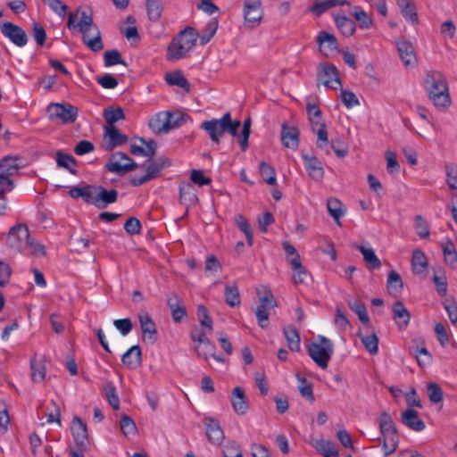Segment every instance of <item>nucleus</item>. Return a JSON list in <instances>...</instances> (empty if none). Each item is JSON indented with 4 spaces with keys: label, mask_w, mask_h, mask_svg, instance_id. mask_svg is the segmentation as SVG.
Here are the masks:
<instances>
[{
    "label": "nucleus",
    "mask_w": 457,
    "mask_h": 457,
    "mask_svg": "<svg viewBox=\"0 0 457 457\" xmlns=\"http://www.w3.org/2000/svg\"><path fill=\"white\" fill-rule=\"evenodd\" d=\"M51 10L61 18L68 15L67 28L78 30L82 35L84 44L93 52H99L104 48L101 33L93 20V11L89 7H79L69 13L68 6L61 0H43Z\"/></svg>",
    "instance_id": "obj_1"
},
{
    "label": "nucleus",
    "mask_w": 457,
    "mask_h": 457,
    "mask_svg": "<svg viewBox=\"0 0 457 457\" xmlns=\"http://www.w3.org/2000/svg\"><path fill=\"white\" fill-rule=\"evenodd\" d=\"M200 128L210 137L212 142L219 140L225 135H229L238 143H248L251 133V119L247 118L241 124L238 120H232L230 112H226L220 119H212L201 123Z\"/></svg>",
    "instance_id": "obj_2"
},
{
    "label": "nucleus",
    "mask_w": 457,
    "mask_h": 457,
    "mask_svg": "<svg viewBox=\"0 0 457 457\" xmlns=\"http://www.w3.org/2000/svg\"><path fill=\"white\" fill-rule=\"evenodd\" d=\"M425 90L428 99L439 110L445 111L451 105L449 87L445 76L438 71H430L424 78Z\"/></svg>",
    "instance_id": "obj_3"
},
{
    "label": "nucleus",
    "mask_w": 457,
    "mask_h": 457,
    "mask_svg": "<svg viewBox=\"0 0 457 457\" xmlns=\"http://www.w3.org/2000/svg\"><path fill=\"white\" fill-rule=\"evenodd\" d=\"M197 37L198 34L195 29L186 28L168 46L167 59L169 61H178L185 58L187 53L195 46Z\"/></svg>",
    "instance_id": "obj_4"
},
{
    "label": "nucleus",
    "mask_w": 457,
    "mask_h": 457,
    "mask_svg": "<svg viewBox=\"0 0 457 457\" xmlns=\"http://www.w3.org/2000/svg\"><path fill=\"white\" fill-rule=\"evenodd\" d=\"M307 352L317 366L327 370L334 354V344L329 338L319 335L316 340L308 345Z\"/></svg>",
    "instance_id": "obj_5"
},
{
    "label": "nucleus",
    "mask_w": 457,
    "mask_h": 457,
    "mask_svg": "<svg viewBox=\"0 0 457 457\" xmlns=\"http://www.w3.org/2000/svg\"><path fill=\"white\" fill-rule=\"evenodd\" d=\"M382 449L385 456L394 453L398 446L399 436L391 416L384 411L379 417Z\"/></svg>",
    "instance_id": "obj_6"
},
{
    "label": "nucleus",
    "mask_w": 457,
    "mask_h": 457,
    "mask_svg": "<svg viewBox=\"0 0 457 457\" xmlns=\"http://www.w3.org/2000/svg\"><path fill=\"white\" fill-rule=\"evenodd\" d=\"M257 294L260 304L255 311V315L259 326L266 328L269 326L270 312L277 306V303L270 290L266 287H263V295H261L262 292L260 289H258Z\"/></svg>",
    "instance_id": "obj_7"
},
{
    "label": "nucleus",
    "mask_w": 457,
    "mask_h": 457,
    "mask_svg": "<svg viewBox=\"0 0 457 457\" xmlns=\"http://www.w3.org/2000/svg\"><path fill=\"white\" fill-rule=\"evenodd\" d=\"M317 80L325 87L337 89L341 87V79L337 68L328 62L320 63L317 69Z\"/></svg>",
    "instance_id": "obj_8"
},
{
    "label": "nucleus",
    "mask_w": 457,
    "mask_h": 457,
    "mask_svg": "<svg viewBox=\"0 0 457 457\" xmlns=\"http://www.w3.org/2000/svg\"><path fill=\"white\" fill-rule=\"evenodd\" d=\"M30 238L29 228L25 224H17L9 230L8 243L18 252L27 251Z\"/></svg>",
    "instance_id": "obj_9"
},
{
    "label": "nucleus",
    "mask_w": 457,
    "mask_h": 457,
    "mask_svg": "<svg viewBox=\"0 0 457 457\" xmlns=\"http://www.w3.org/2000/svg\"><path fill=\"white\" fill-rule=\"evenodd\" d=\"M47 110L51 120L63 124L73 122L78 116V109L69 104H51Z\"/></svg>",
    "instance_id": "obj_10"
},
{
    "label": "nucleus",
    "mask_w": 457,
    "mask_h": 457,
    "mask_svg": "<svg viewBox=\"0 0 457 457\" xmlns=\"http://www.w3.org/2000/svg\"><path fill=\"white\" fill-rule=\"evenodd\" d=\"M137 164L128 155L123 153L117 152L113 154L108 162L105 164V168L113 173L120 175L125 174L129 170H132Z\"/></svg>",
    "instance_id": "obj_11"
},
{
    "label": "nucleus",
    "mask_w": 457,
    "mask_h": 457,
    "mask_svg": "<svg viewBox=\"0 0 457 457\" xmlns=\"http://www.w3.org/2000/svg\"><path fill=\"white\" fill-rule=\"evenodd\" d=\"M206 329L199 327H195L191 330V338L195 343V351L199 356L204 357L205 360L208 358V353H212L214 350V345L211 344L207 337Z\"/></svg>",
    "instance_id": "obj_12"
},
{
    "label": "nucleus",
    "mask_w": 457,
    "mask_h": 457,
    "mask_svg": "<svg viewBox=\"0 0 457 457\" xmlns=\"http://www.w3.org/2000/svg\"><path fill=\"white\" fill-rule=\"evenodd\" d=\"M170 165V162L164 159H159L152 162L146 168V172L143 176H134L130 179V184L134 187H139L155 178L160 174V171Z\"/></svg>",
    "instance_id": "obj_13"
},
{
    "label": "nucleus",
    "mask_w": 457,
    "mask_h": 457,
    "mask_svg": "<svg viewBox=\"0 0 457 457\" xmlns=\"http://www.w3.org/2000/svg\"><path fill=\"white\" fill-rule=\"evenodd\" d=\"M244 18L245 25L253 29L260 24L262 18L261 0H245L244 6Z\"/></svg>",
    "instance_id": "obj_14"
},
{
    "label": "nucleus",
    "mask_w": 457,
    "mask_h": 457,
    "mask_svg": "<svg viewBox=\"0 0 457 457\" xmlns=\"http://www.w3.org/2000/svg\"><path fill=\"white\" fill-rule=\"evenodd\" d=\"M2 34L19 47L24 46L28 42L25 30L18 25L6 21L0 27Z\"/></svg>",
    "instance_id": "obj_15"
},
{
    "label": "nucleus",
    "mask_w": 457,
    "mask_h": 457,
    "mask_svg": "<svg viewBox=\"0 0 457 457\" xmlns=\"http://www.w3.org/2000/svg\"><path fill=\"white\" fill-rule=\"evenodd\" d=\"M316 43L319 46L320 51L325 56H329L332 53L338 50L337 37L325 30H321L318 33Z\"/></svg>",
    "instance_id": "obj_16"
},
{
    "label": "nucleus",
    "mask_w": 457,
    "mask_h": 457,
    "mask_svg": "<svg viewBox=\"0 0 457 457\" xmlns=\"http://www.w3.org/2000/svg\"><path fill=\"white\" fill-rule=\"evenodd\" d=\"M231 404L234 411L238 415H245L249 409V402L245 390L236 386L232 391Z\"/></svg>",
    "instance_id": "obj_17"
},
{
    "label": "nucleus",
    "mask_w": 457,
    "mask_h": 457,
    "mask_svg": "<svg viewBox=\"0 0 457 457\" xmlns=\"http://www.w3.org/2000/svg\"><path fill=\"white\" fill-rule=\"evenodd\" d=\"M399 56L405 67L412 66L416 63V55L413 46L411 41L400 39L396 43Z\"/></svg>",
    "instance_id": "obj_18"
},
{
    "label": "nucleus",
    "mask_w": 457,
    "mask_h": 457,
    "mask_svg": "<svg viewBox=\"0 0 457 457\" xmlns=\"http://www.w3.org/2000/svg\"><path fill=\"white\" fill-rule=\"evenodd\" d=\"M393 319L399 329H405L411 320V313L401 301H395L392 308Z\"/></svg>",
    "instance_id": "obj_19"
},
{
    "label": "nucleus",
    "mask_w": 457,
    "mask_h": 457,
    "mask_svg": "<svg viewBox=\"0 0 457 457\" xmlns=\"http://www.w3.org/2000/svg\"><path fill=\"white\" fill-rule=\"evenodd\" d=\"M303 159L309 176L316 181L321 180L324 177V170L320 162L316 157L308 154H303Z\"/></svg>",
    "instance_id": "obj_20"
},
{
    "label": "nucleus",
    "mask_w": 457,
    "mask_h": 457,
    "mask_svg": "<svg viewBox=\"0 0 457 457\" xmlns=\"http://www.w3.org/2000/svg\"><path fill=\"white\" fill-rule=\"evenodd\" d=\"M138 320L143 337L145 338L147 337L149 340L155 341L157 330L155 323L154 322L150 314L146 312H143L138 314Z\"/></svg>",
    "instance_id": "obj_21"
},
{
    "label": "nucleus",
    "mask_w": 457,
    "mask_h": 457,
    "mask_svg": "<svg viewBox=\"0 0 457 457\" xmlns=\"http://www.w3.org/2000/svg\"><path fill=\"white\" fill-rule=\"evenodd\" d=\"M71 434L77 445L84 446L87 441V430L86 424L79 417H74L71 421Z\"/></svg>",
    "instance_id": "obj_22"
},
{
    "label": "nucleus",
    "mask_w": 457,
    "mask_h": 457,
    "mask_svg": "<svg viewBox=\"0 0 457 457\" xmlns=\"http://www.w3.org/2000/svg\"><path fill=\"white\" fill-rule=\"evenodd\" d=\"M180 202L184 204H195L198 201L197 190L190 182H181L179 186Z\"/></svg>",
    "instance_id": "obj_23"
},
{
    "label": "nucleus",
    "mask_w": 457,
    "mask_h": 457,
    "mask_svg": "<svg viewBox=\"0 0 457 457\" xmlns=\"http://www.w3.org/2000/svg\"><path fill=\"white\" fill-rule=\"evenodd\" d=\"M206 436L212 445H220L224 441L225 436L220 423L212 419L206 421Z\"/></svg>",
    "instance_id": "obj_24"
},
{
    "label": "nucleus",
    "mask_w": 457,
    "mask_h": 457,
    "mask_svg": "<svg viewBox=\"0 0 457 457\" xmlns=\"http://www.w3.org/2000/svg\"><path fill=\"white\" fill-rule=\"evenodd\" d=\"M350 2L347 0H323L314 3L309 9V12H312L315 16L320 17L328 10L339 6V5H350Z\"/></svg>",
    "instance_id": "obj_25"
},
{
    "label": "nucleus",
    "mask_w": 457,
    "mask_h": 457,
    "mask_svg": "<svg viewBox=\"0 0 457 457\" xmlns=\"http://www.w3.org/2000/svg\"><path fill=\"white\" fill-rule=\"evenodd\" d=\"M333 18L337 29L343 36L350 37L355 32V22L346 15L334 14Z\"/></svg>",
    "instance_id": "obj_26"
},
{
    "label": "nucleus",
    "mask_w": 457,
    "mask_h": 457,
    "mask_svg": "<svg viewBox=\"0 0 457 457\" xmlns=\"http://www.w3.org/2000/svg\"><path fill=\"white\" fill-rule=\"evenodd\" d=\"M402 422L414 431L420 432L425 428V423L419 418L418 412L411 408L402 414Z\"/></svg>",
    "instance_id": "obj_27"
},
{
    "label": "nucleus",
    "mask_w": 457,
    "mask_h": 457,
    "mask_svg": "<svg viewBox=\"0 0 457 457\" xmlns=\"http://www.w3.org/2000/svg\"><path fill=\"white\" fill-rule=\"evenodd\" d=\"M122 363L129 369H137L142 361V353L138 345L131 346L121 357Z\"/></svg>",
    "instance_id": "obj_28"
},
{
    "label": "nucleus",
    "mask_w": 457,
    "mask_h": 457,
    "mask_svg": "<svg viewBox=\"0 0 457 457\" xmlns=\"http://www.w3.org/2000/svg\"><path fill=\"white\" fill-rule=\"evenodd\" d=\"M398 6L403 18L412 24H418V13L416 5L411 0H398Z\"/></svg>",
    "instance_id": "obj_29"
},
{
    "label": "nucleus",
    "mask_w": 457,
    "mask_h": 457,
    "mask_svg": "<svg viewBox=\"0 0 457 457\" xmlns=\"http://www.w3.org/2000/svg\"><path fill=\"white\" fill-rule=\"evenodd\" d=\"M165 81L170 86H177L184 89L187 93L190 91V83L180 71L167 72Z\"/></svg>",
    "instance_id": "obj_30"
},
{
    "label": "nucleus",
    "mask_w": 457,
    "mask_h": 457,
    "mask_svg": "<svg viewBox=\"0 0 457 457\" xmlns=\"http://www.w3.org/2000/svg\"><path fill=\"white\" fill-rule=\"evenodd\" d=\"M165 120L168 121V133L181 127L188 119V115L180 111H165Z\"/></svg>",
    "instance_id": "obj_31"
},
{
    "label": "nucleus",
    "mask_w": 457,
    "mask_h": 457,
    "mask_svg": "<svg viewBox=\"0 0 457 457\" xmlns=\"http://www.w3.org/2000/svg\"><path fill=\"white\" fill-rule=\"evenodd\" d=\"M445 263L453 269L457 267V251L454 244L447 239L441 243Z\"/></svg>",
    "instance_id": "obj_32"
},
{
    "label": "nucleus",
    "mask_w": 457,
    "mask_h": 457,
    "mask_svg": "<svg viewBox=\"0 0 457 457\" xmlns=\"http://www.w3.org/2000/svg\"><path fill=\"white\" fill-rule=\"evenodd\" d=\"M288 348L293 352L301 350L300 336L297 329L294 326H287L283 329Z\"/></svg>",
    "instance_id": "obj_33"
},
{
    "label": "nucleus",
    "mask_w": 457,
    "mask_h": 457,
    "mask_svg": "<svg viewBox=\"0 0 457 457\" xmlns=\"http://www.w3.org/2000/svg\"><path fill=\"white\" fill-rule=\"evenodd\" d=\"M165 111L160 112L154 115L149 120V128L155 134H166L168 133V121L165 120Z\"/></svg>",
    "instance_id": "obj_34"
},
{
    "label": "nucleus",
    "mask_w": 457,
    "mask_h": 457,
    "mask_svg": "<svg viewBox=\"0 0 457 457\" xmlns=\"http://www.w3.org/2000/svg\"><path fill=\"white\" fill-rule=\"evenodd\" d=\"M312 446L324 457L338 456V451L336 449L335 445L330 441L318 439L312 443Z\"/></svg>",
    "instance_id": "obj_35"
},
{
    "label": "nucleus",
    "mask_w": 457,
    "mask_h": 457,
    "mask_svg": "<svg viewBox=\"0 0 457 457\" xmlns=\"http://www.w3.org/2000/svg\"><path fill=\"white\" fill-rule=\"evenodd\" d=\"M309 121L313 133L317 135L318 140L322 142L328 141V132L326 125L321 116L309 117Z\"/></svg>",
    "instance_id": "obj_36"
},
{
    "label": "nucleus",
    "mask_w": 457,
    "mask_h": 457,
    "mask_svg": "<svg viewBox=\"0 0 457 457\" xmlns=\"http://www.w3.org/2000/svg\"><path fill=\"white\" fill-rule=\"evenodd\" d=\"M411 267L412 271L415 274H421L428 269V261L425 253L416 249L412 253V259H411Z\"/></svg>",
    "instance_id": "obj_37"
},
{
    "label": "nucleus",
    "mask_w": 457,
    "mask_h": 457,
    "mask_svg": "<svg viewBox=\"0 0 457 457\" xmlns=\"http://www.w3.org/2000/svg\"><path fill=\"white\" fill-rule=\"evenodd\" d=\"M358 337L361 338L365 349L370 354H376L378 352V338L375 332H370L363 335L362 332H358Z\"/></svg>",
    "instance_id": "obj_38"
},
{
    "label": "nucleus",
    "mask_w": 457,
    "mask_h": 457,
    "mask_svg": "<svg viewBox=\"0 0 457 457\" xmlns=\"http://www.w3.org/2000/svg\"><path fill=\"white\" fill-rule=\"evenodd\" d=\"M1 174L7 177L14 175L19 170L17 156H5L0 161Z\"/></svg>",
    "instance_id": "obj_39"
},
{
    "label": "nucleus",
    "mask_w": 457,
    "mask_h": 457,
    "mask_svg": "<svg viewBox=\"0 0 457 457\" xmlns=\"http://www.w3.org/2000/svg\"><path fill=\"white\" fill-rule=\"evenodd\" d=\"M342 203L335 197H330L327 201V208L328 213L334 219L337 225H340V219L345 214V210L342 208Z\"/></svg>",
    "instance_id": "obj_40"
},
{
    "label": "nucleus",
    "mask_w": 457,
    "mask_h": 457,
    "mask_svg": "<svg viewBox=\"0 0 457 457\" xmlns=\"http://www.w3.org/2000/svg\"><path fill=\"white\" fill-rule=\"evenodd\" d=\"M386 286L387 290L391 295L397 296L399 294H401L403 287V283L400 275L396 271L391 270L388 273Z\"/></svg>",
    "instance_id": "obj_41"
},
{
    "label": "nucleus",
    "mask_w": 457,
    "mask_h": 457,
    "mask_svg": "<svg viewBox=\"0 0 457 457\" xmlns=\"http://www.w3.org/2000/svg\"><path fill=\"white\" fill-rule=\"evenodd\" d=\"M145 7L149 20L152 21H159L163 11L162 0H146Z\"/></svg>",
    "instance_id": "obj_42"
},
{
    "label": "nucleus",
    "mask_w": 457,
    "mask_h": 457,
    "mask_svg": "<svg viewBox=\"0 0 457 457\" xmlns=\"http://www.w3.org/2000/svg\"><path fill=\"white\" fill-rule=\"evenodd\" d=\"M291 264V268L293 270V280L295 284H301L304 282V279L307 276L306 269L302 265L301 259L297 260L296 258H291L289 260Z\"/></svg>",
    "instance_id": "obj_43"
},
{
    "label": "nucleus",
    "mask_w": 457,
    "mask_h": 457,
    "mask_svg": "<svg viewBox=\"0 0 457 457\" xmlns=\"http://www.w3.org/2000/svg\"><path fill=\"white\" fill-rule=\"evenodd\" d=\"M300 131L299 129L295 126H289L284 123L281 127V141L282 143H289V142H299Z\"/></svg>",
    "instance_id": "obj_44"
},
{
    "label": "nucleus",
    "mask_w": 457,
    "mask_h": 457,
    "mask_svg": "<svg viewBox=\"0 0 457 457\" xmlns=\"http://www.w3.org/2000/svg\"><path fill=\"white\" fill-rule=\"evenodd\" d=\"M104 396L113 410L120 409V399L116 391V387L112 382H106L103 387Z\"/></svg>",
    "instance_id": "obj_45"
},
{
    "label": "nucleus",
    "mask_w": 457,
    "mask_h": 457,
    "mask_svg": "<svg viewBox=\"0 0 457 457\" xmlns=\"http://www.w3.org/2000/svg\"><path fill=\"white\" fill-rule=\"evenodd\" d=\"M226 303L230 307H238L241 304L238 287L235 285H227L224 290Z\"/></svg>",
    "instance_id": "obj_46"
},
{
    "label": "nucleus",
    "mask_w": 457,
    "mask_h": 457,
    "mask_svg": "<svg viewBox=\"0 0 457 457\" xmlns=\"http://www.w3.org/2000/svg\"><path fill=\"white\" fill-rule=\"evenodd\" d=\"M218 21L217 19H211L205 25L204 30L200 35H198L200 39V44L202 46L207 44L212 37L215 35L218 29Z\"/></svg>",
    "instance_id": "obj_47"
},
{
    "label": "nucleus",
    "mask_w": 457,
    "mask_h": 457,
    "mask_svg": "<svg viewBox=\"0 0 457 457\" xmlns=\"http://www.w3.org/2000/svg\"><path fill=\"white\" fill-rule=\"evenodd\" d=\"M259 170L263 180L270 186L277 184V177L275 169L265 162H261Z\"/></svg>",
    "instance_id": "obj_48"
},
{
    "label": "nucleus",
    "mask_w": 457,
    "mask_h": 457,
    "mask_svg": "<svg viewBox=\"0 0 457 457\" xmlns=\"http://www.w3.org/2000/svg\"><path fill=\"white\" fill-rule=\"evenodd\" d=\"M104 140L106 143H127L128 137L120 133L114 126H105Z\"/></svg>",
    "instance_id": "obj_49"
},
{
    "label": "nucleus",
    "mask_w": 457,
    "mask_h": 457,
    "mask_svg": "<svg viewBox=\"0 0 457 457\" xmlns=\"http://www.w3.org/2000/svg\"><path fill=\"white\" fill-rule=\"evenodd\" d=\"M56 162L59 167L67 169L71 173L76 172V161L71 154L58 152L56 154Z\"/></svg>",
    "instance_id": "obj_50"
},
{
    "label": "nucleus",
    "mask_w": 457,
    "mask_h": 457,
    "mask_svg": "<svg viewBox=\"0 0 457 457\" xmlns=\"http://www.w3.org/2000/svg\"><path fill=\"white\" fill-rule=\"evenodd\" d=\"M446 183L450 190L457 194V165L447 162L445 165Z\"/></svg>",
    "instance_id": "obj_51"
},
{
    "label": "nucleus",
    "mask_w": 457,
    "mask_h": 457,
    "mask_svg": "<svg viewBox=\"0 0 457 457\" xmlns=\"http://www.w3.org/2000/svg\"><path fill=\"white\" fill-rule=\"evenodd\" d=\"M358 249L361 253L363 260L370 265L371 269H378L380 267V260L378 258L372 248L361 245L358 246Z\"/></svg>",
    "instance_id": "obj_52"
},
{
    "label": "nucleus",
    "mask_w": 457,
    "mask_h": 457,
    "mask_svg": "<svg viewBox=\"0 0 457 457\" xmlns=\"http://www.w3.org/2000/svg\"><path fill=\"white\" fill-rule=\"evenodd\" d=\"M353 16L358 21L359 27L362 29H369L373 26L371 17L358 6H355V11L353 12Z\"/></svg>",
    "instance_id": "obj_53"
},
{
    "label": "nucleus",
    "mask_w": 457,
    "mask_h": 457,
    "mask_svg": "<svg viewBox=\"0 0 457 457\" xmlns=\"http://www.w3.org/2000/svg\"><path fill=\"white\" fill-rule=\"evenodd\" d=\"M235 222L240 230L245 235L248 245H252L253 243V236L247 220L242 214H237L235 216Z\"/></svg>",
    "instance_id": "obj_54"
},
{
    "label": "nucleus",
    "mask_w": 457,
    "mask_h": 457,
    "mask_svg": "<svg viewBox=\"0 0 457 457\" xmlns=\"http://www.w3.org/2000/svg\"><path fill=\"white\" fill-rule=\"evenodd\" d=\"M298 389L303 397L307 399L310 403H313L315 401V397L313 395V387L312 384L309 382L305 378L298 377Z\"/></svg>",
    "instance_id": "obj_55"
},
{
    "label": "nucleus",
    "mask_w": 457,
    "mask_h": 457,
    "mask_svg": "<svg viewBox=\"0 0 457 457\" xmlns=\"http://www.w3.org/2000/svg\"><path fill=\"white\" fill-rule=\"evenodd\" d=\"M104 62L105 67L121 64L127 66L126 62L121 58L120 52L116 49L106 51L104 54Z\"/></svg>",
    "instance_id": "obj_56"
},
{
    "label": "nucleus",
    "mask_w": 457,
    "mask_h": 457,
    "mask_svg": "<svg viewBox=\"0 0 457 457\" xmlns=\"http://www.w3.org/2000/svg\"><path fill=\"white\" fill-rule=\"evenodd\" d=\"M197 317L201 323L208 332H212L213 329L212 319L209 315V312L204 305H199L197 307Z\"/></svg>",
    "instance_id": "obj_57"
},
{
    "label": "nucleus",
    "mask_w": 457,
    "mask_h": 457,
    "mask_svg": "<svg viewBox=\"0 0 457 457\" xmlns=\"http://www.w3.org/2000/svg\"><path fill=\"white\" fill-rule=\"evenodd\" d=\"M130 152L137 156H147L152 158L155 153V145H130Z\"/></svg>",
    "instance_id": "obj_58"
},
{
    "label": "nucleus",
    "mask_w": 457,
    "mask_h": 457,
    "mask_svg": "<svg viewBox=\"0 0 457 457\" xmlns=\"http://www.w3.org/2000/svg\"><path fill=\"white\" fill-rule=\"evenodd\" d=\"M349 307L358 315V318L362 323L369 324L370 318L367 312L366 306L362 302L359 300L353 303L349 302Z\"/></svg>",
    "instance_id": "obj_59"
},
{
    "label": "nucleus",
    "mask_w": 457,
    "mask_h": 457,
    "mask_svg": "<svg viewBox=\"0 0 457 457\" xmlns=\"http://www.w3.org/2000/svg\"><path fill=\"white\" fill-rule=\"evenodd\" d=\"M428 395L431 403H438L443 401V390L436 383H429L427 386Z\"/></svg>",
    "instance_id": "obj_60"
},
{
    "label": "nucleus",
    "mask_w": 457,
    "mask_h": 457,
    "mask_svg": "<svg viewBox=\"0 0 457 457\" xmlns=\"http://www.w3.org/2000/svg\"><path fill=\"white\" fill-rule=\"evenodd\" d=\"M120 429L126 436H134L137 433L135 422L126 414L121 416Z\"/></svg>",
    "instance_id": "obj_61"
},
{
    "label": "nucleus",
    "mask_w": 457,
    "mask_h": 457,
    "mask_svg": "<svg viewBox=\"0 0 457 457\" xmlns=\"http://www.w3.org/2000/svg\"><path fill=\"white\" fill-rule=\"evenodd\" d=\"M190 183L195 184L199 187L208 186L212 183L211 178L204 176L203 170H192L190 174Z\"/></svg>",
    "instance_id": "obj_62"
},
{
    "label": "nucleus",
    "mask_w": 457,
    "mask_h": 457,
    "mask_svg": "<svg viewBox=\"0 0 457 457\" xmlns=\"http://www.w3.org/2000/svg\"><path fill=\"white\" fill-rule=\"evenodd\" d=\"M415 229L420 238H427L430 232L427 221L420 215L415 216Z\"/></svg>",
    "instance_id": "obj_63"
},
{
    "label": "nucleus",
    "mask_w": 457,
    "mask_h": 457,
    "mask_svg": "<svg viewBox=\"0 0 457 457\" xmlns=\"http://www.w3.org/2000/svg\"><path fill=\"white\" fill-rule=\"evenodd\" d=\"M223 457H242L240 446L234 441H229L222 451Z\"/></svg>",
    "instance_id": "obj_64"
}]
</instances>
